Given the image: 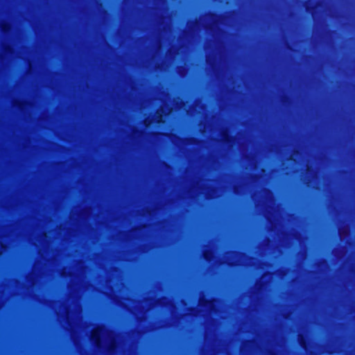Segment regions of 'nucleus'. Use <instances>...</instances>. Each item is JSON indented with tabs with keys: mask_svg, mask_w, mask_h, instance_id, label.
<instances>
[{
	"mask_svg": "<svg viewBox=\"0 0 355 355\" xmlns=\"http://www.w3.org/2000/svg\"><path fill=\"white\" fill-rule=\"evenodd\" d=\"M305 8H306V10L307 12H309L310 10H313L314 8L313 6H310L309 4L306 3V6H305Z\"/></svg>",
	"mask_w": 355,
	"mask_h": 355,
	"instance_id": "obj_1",
	"label": "nucleus"
},
{
	"mask_svg": "<svg viewBox=\"0 0 355 355\" xmlns=\"http://www.w3.org/2000/svg\"><path fill=\"white\" fill-rule=\"evenodd\" d=\"M232 137H231V136H228V135H227V136H225V140L227 142H230V141H232Z\"/></svg>",
	"mask_w": 355,
	"mask_h": 355,
	"instance_id": "obj_2",
	"label": "nucleus"
},
{
	"mask_svg": "<svg viewBox=\"0 0 355 355\" xmlns=\"http://www.w3.org/2000/svg\"><path fill=\"white\" fill-rule=\"evenodd\" d=\"M92 336H93V337L96 338V339L98 338V336L97 335V332L96 331H94L93 333Z\"/></svg>",
	"mask_w": 355,
	"mask_h": 355,
	"instance_id": "obj_3",
	"label": "nucleus"
},
{
	"mask_svg": "<svg viewBox=\"0 0 355 355\" xmlns=\"http://www.w3.org/2000/svg\"><path fill=\"white\" fill-rule=\"evenodd\" d=\"M8 25L4 24V25H3L2 28H3V31H6V30L7 29V28H8Z\"/></svg>",
	"mask_w": 355,
	"mask_h": 355,
	"instance_id": "obj_4",
	"label": "nucleus"
},
{
	"mask_svg": "<svg viewBox=\"0 0 355 355\" xmlns=\"http://www.w3.org/2000/svg\"><path fill=\"white\" fill-rule=\"evenodd\" d=\"M205 302H206V303H209V300H205Z\"/></svg>",
	"mask_w": 355,
	"mask_h": 355,
	"instance_id": "obj_5",
	"label": "nucleus"
},
{
	"mask_svg": "<svg viewBox=\"0 0 355 355\" xmlns=\"http://www.w3.org/2000/svg\"><path fill=\"white\" fill-rule=\"evenodd\" d=\"M300 343H301L302 345H303V340H302V338L301 339Z\"/></svg>",
	"mask_w": 355,
	"mask_h": 355,
	"instance_id": "obj_6",
	"label": "nucleus"
},
{
	"mask_svg": "<svg viewBox=\"0 0 355 355\" xmlns=\"http://www.w3.org/2000/svg\"><path fill=\"white\" fill-rule=\"evenodd\" d=\"M211 15L216 16V14H215V13H211Z\"/></svg>",
	"mask_w": 355,
	"mask_h": 355,
	"instance_id": "obj_7",
	"label": "nucleus"
}]
</instances>
